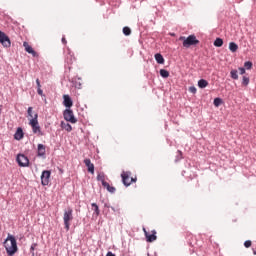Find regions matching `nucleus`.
I'll list each match as a JSON object with an SVG mask.
<instances>
[{
  "instance_id": "nucleus-1",
  "label": "nucleus",
  "mask_w": 256,
  "mask_h": 256,
  "mask_svg": "<svg viewBox=\"0 0 256 256\" xmlns=\"http://www.w3.org/2000/svg\"><path fill=\"white\" fill-rule=\"evenodd\" d=\"M3 246L6 249L8 256H13L15 253H17V251H19V247L17 246V239L11 234H8L3 243Z\"/></svg>"
},
{
  "instance_id": "nucleus-2",
  "label": "nucleus",
  "mask_w": 256,
  "mask_h": 256,
  "mask_svg": "<svg viewBox=\"0 0 256 256\" xmlns=\"http://www.w3.org/2000/svg\"><path fill=\"white\" fill-rule=\"evenodd\" d=\"M71 221H73V208L68 207L64 210L63 214V222L66 231H69V229H71Z\"/></svg>"
},
{
  "instance_id": "nucleus-3",
  "label": "nucleus",
  "mask_w": 256,
  "mask_h": 256,
  "mask_svg": "<svg viewBox=\"0 0 256 256\" xmlns=\"http://www.w3.org/2000/svg\"><path fill=\"white\" fill-rule=\"evenodd\" d=\"M179 41H183V47H185L186 49H189V47H191L192 45H199V40L195 35H190L187 38L181 36L179 38Z\"/></svg>"
},
{
  "instance_id": "nucleus-4",
  "label": "nucleus",
  "mask_w": 256,
  "mask_h": 256,
  "mask_svg": "<svg viewBox=\"0 0 256 256\" xmlns=\"http://www.w3.org/2000/svg\"><path fill=\"white\" fill-rule=\"evenodd\" d=\"M122 183L125 187H129L131 183H137V177H131V171H123L121 173Z\"/></svg>"
},
{
  "instance_id": "nucleus-5",
  "label": "nucleus",
  "mask_w": 256,
  "mask_h": 256,
  "mask_svg": "<svg viewBox=\"0 0 256 256\" xmlns=\"http://www.w3.org/2000/svg\"><path fill=\"white\" fill-rule=\"evenodd\" d=\"M39 115L37 113L34 114V118L30 119L29 125L32 127V131L35 134L43 135L41 132V126H39Z\"/></svg>"
},
{
  "instance_id": "nucleus-6",
  "label": "nucleus",
  "mask_w": 256,
  "mask_h": 256,
  "mask_svg": "<svg viewBox=\"0 0 256 256\" xmlns=\"http://www.w3.org/2000/svg\"><path fill=\"white\" fill-rule=\"evenodd\" d=\"M65 121H68L69 123H77V118H75V115L73 114V110L66 109L63 113Z\"/></svg>"
},
{
  "instance_id": "nucleus-7",
  "label": "nucleus",
  "mask_w": 256,
  "mask_h": 256,
  "mask_svg": "<svg viewBox=\"0 0 256 256\" xmlns=\"http://www.w3.org/2000/svg\"><path fill=\"white\" fill-rule=\"evenodd\" d=\"M49 179H51V171L44 170L41 174V183L44 186L49 185Z\"/></svg>"
},
{
  "instance_id": "nucleus-8",
  "label": "nucleus",
  "mask_w": 256,
  "mask_h": 256,
  "mask_svg": "<svg viewBox=\"0 0 256 256\" xmlns=\"http://www.w3.org/2000/svg\"><path fill=\"white\" fill-rule=\"evenodd\" d=\"M0 43L3 47H11V39H9V36L5 32L0 33Z\"/></svg>"
},
{
  "instance_id": "nucleus-9",
  "label": "nucleus",
  "mask_w": 256,
  "mask_h": 256,
  "mask_svg": "<svg viewBox=\"0 0 256 256\" xmlns=\"http://www.w3.org/2000/svg\"><path fill=\"white\" fill-rule=\"evenodd\" d=\"M17 163L20 167H27L29 165V158L23 154L17 156Z\"/></svg>"
},
{
  "instance_id": "nucleus-10",
  "label": "nucleus",
  "mask_w": 256,
  "mask_h": 256,
  "mask_svg": "<svg viewBox=\"0 0 256 256\" xmlns=\"http://www.w3.org/2000/svg\"><path fill=\"white\" fill-rule=\"evenodd\" d=\"M143 231L145 233V237L148 241V243H153V241H157V232L155 230L152 231V234H149L145 228H143Z\"/></svg>"
},
{
  "instance_id": "nucleus-11",
  "label": "nucleus",
  "mask_w": 256,
  "mask_h": 256,
  "mask_svg": "<svg viewBox=\"0 0 256 256\" xmlns=\"http://www.w3.org/2000/svg\"><path fill=\"white\" fill-rule=\"evenodd\" d=\"M23 47L25 48V52L29 53L30 55H32V57H39V54H37L35 52V50L33 49V47H31V45H29V43L24 42L23 43Z\"/></svg>"
},
{
  "instance_id": "nucleus-12",
  "label": "nucleus",
  "mask_w": 256,
  "mask_h": 256,
  "mask_svg": "<svg viewBox=\"0 0 256 256\" xmlns=\"http://www.w3.org/2000/svg\"><path fill=\"white\" fill-rule=\"evenodd\" d=\"M63 99L64 107H66L67 109H71V107H73V100L71 99V96L64 94Z\"/></svg>"
},
{
  "instance_id": "nucleus-13",
  "label": "nucleus",
  "mask_w": 256,
  "mask_h": 256,
  "mask_svg": "<svg viewBox=\"0 0 256 256\" xmlns=\"http://www.w3.org/2000/svg\"><path fill=\"white\" fill-rule=\"evenodd\" d=\"M84 165H86L88 169V173H91L92 175L95 173V165L91 163V159L87 158L84 160Z\"/></svg>"
},
{
  "instance_id": "nucleus-14",
  "label": "nucleus",
  "mask_w": 256,
  "mask_h": 256,
  "mask_svg": "<svg viewBox=\"0 0 256 256\" xmlns=\"http://www.w3.org/2000/svg\"><path fill=\"white\" fill-rule=\"evenodd\" d=\"M23 137H24L23 129L18 128L16 133L14 134V139H16V141H21V139H23Z\"/></svg>"
},
{
  "instance_id": "nucleus-15",
  "label": "nucleus",
  "mask_w": 256,
  "mask_h": 256,
  "mask_svg": "<svg viewBox=\"0 0 256 256\" xmlns=\"http://www.w3.org/2000/svg\"><path fill=\"white\" fill-rule=\"evenodd\" d=\"M46 147L43 144H38V157H45Z\"/></svg>"
},
{
  "instance_id": "nucleus-16",
  "label": "nucleus",
  "mask_w": 256,
  "mask_h": 256,
  "mask_svg": "<svg viewBox=\"0 0 256 256\" xmlns=\"http://www.w3.org/2000/svg\"><path fill=\"white\" fill-rule=\"evenodd\" d=\"M62 129H65L68 133H71L73 131V127L69 123L61 122Z\"/></svg>"
},
{
  "instance_id": "nucleus-17",
  "label": "nucleus",
  "mask_w": 256,
  "mask_h": 256,
  "mask_svg": "<svg viewBox=\"0 0 256 256\" xmlns=\"http://www.w3.org/2000/svg\"><path fill=\"white\" fill-rule=\"evenodd\" d=\"M239 49V46L237 45V43L235 42H230L229 43V50L232 52V53H237V50Z\"/></svg>"
},
{
  "instance_id": "nucleus-18",
  "label": "nucleus",
  "mask_w": 256,
  "mask_h": 256,
  "mask_svg": "<svg viewBox=\"0 0 256 256\" xmlns=\"http://www.w3.org/2000/svg\"><path fill=\"white\" fill-rule=\"evenodd\" d=\"M155 59L159 65H163V63H165V58H163V55L159 53L155 54Z\"/></svg>"
},
{
  "instance_id": "nucleus-19",
  "label": "nucleus",
  "mask_w": 256,
  "mask_h": 256,
  "mask_svg": "<svg viewBox=\"0 0 256 256\" xmlns=\"http://www.w3.org/2000/svg\"><path fill=\"white\" fill-rule=\"evenodd\" d=\"M106 177L105 173L101 172L97 175V181H100L102 185H105V183H107V181H105Z\"/></svg>"
},
{
  "instance_id": "nucleus-20",
  "label": "nucleus",
  "mask_w": 256,
  "mask_h": 256,
  "mask_svg": "<svg viewBox=\"0 0 256 256\" xmlns=\"http://www.w3.org/2000/svg\"><path fill=\"white\" fill-rule=\"evenodd\" d=\"M91 206L92 210L94 211V215H96V217H99L101 211L99 210V206L97 205V203H92Z\"/></svg>"
},
{
  "instance_id": "nucleus-21",
  "label": "nucleus",
  "mask_w": 256,
  "mask_h": 256,
  "mask_svg": "<svg viewBox=\"0 0 256 256\" xmlns=\"http://www.w3.org/2000/svg\"><path fill=\"white\" fill-rule=\"evenodd\" d=\"M209 85V82H207V80L205 79H200L198 81V87H200V89H205V87H207Z\"/></svg>"
},
{
  "instance_id": "nucleus-22",
  "label": "nucleus",
  "mask_w": 256,
  "mask_h": 256,
  "mask_svg": "<svg viewBox=\"0 0 256 256\" xmlns=\"http://www.w3.org/2000/svg\"><path fill=\"white\" fill-rule=\"evenodd\" d=\"M102 186H103L105 189H107V191H108L109 193H115V191H116L115 187L109 185L108 182L104 183V185H102Z\"/></svg>"
},
{
  "instance_id": "nucleus-23",
  "label": "nucleus",
  "mask_w": 256,
  "mask_h": 256,
  "mask_svg": "<svg viewBox=\"0 0 256 256\" xmlns=\"http://www.w3.org/2000/svg\"><path fill=\"white\" fill-rule=\"evenodd\" d=\"M73 61H75V57L69 53L66 57V63H68V65H73Z\"/></svg>"
},
{
  "instance_id": "nucleus-24",
  "label": "nucleus",
  "mask_w": 256,
  "mask_h": 256,
  "mask_svg": "<svg viewBox=\"0 0 256 256\" xmlns=\"http://www.w3.org/2000/svg\"><path fill=\"white\" fill-rule=\"evenodd\" d=\"M214 47H223V39L216 38V40L214 41Z\"/></svg>"
},
{
  "instance_id": "nucleus-25",
  "label": "nucleus",
  "mask_w": 256,
  "mask_h": 256,
  "mask_svg": "<svg viewBox=\"0 0 256 256\" xmlns=\"http://www.w3.org/2000/svg\"><path fill=\"white\" fill-rule=\"evenodd\" d=\"M160 75L161 77H163L164 79H167V77H169V71L165 70V69H161L160 70Z\"/></svg>"
},
{
  "instance_id": "nucleus-26",
  "label": "nucleus",
  "mask_w": 256,
  "mask_h": 256,
  "mask_svg": "<svg viewBox=\"0 0 256 256\" xmlns=\"http://www.w3.org/2000/svg\"><path fill=\"white\" fill-rule=\"evenodd\" d=\"M244 67H245V69H247V70L253 69V62H251V61L245 62V63H244Z\"/></svg>"
},
{
  "instance_id": "nucleus-27",
  "label": "nucleus",
  "mask_w": 256,
  "mask_h": 256,
  "mask_svg": "<svg viewBox=\"0 0 256 256\" xmlns=\"http://www.w3.org/2000/svg\"><path fill=\"white\" fill-rule=\"evenodd\" d=\"M230 75H231L232 79H235V80L239 79V75L237 74V70H232L230 72Z\"/></svg>"
},
{
  "instance_id": "nucleus-28",
  "label": "nucleus",
  "mask_w": 256,
  "mask_h": 256,
  "mask_svg": "<svg viewBox=\"0 0 256 256\" xmlns=\"http://www.w3.org/2000/svg\"><path fill=\"white\" fill-rule=\"evenodd\" d=\"M249 77L247 76H243L242 78V85H244V87H247V85H249Z\"/></svg>"
},
{
  "instance_id": "nucleus-29",
  "label": "nucleus",
  "mask_w": 256,
  "mask_h": 256,
  "mask_svg": "<svg viewBox=\"0 0 256 256\" xmlns=\"http://www.w3.org/2000/svg\"><path fill=\"white\" fill-rule=\"evenodd\" d=\"M123 33H124L126 36L131 35V28L125 26V27L123 28Z\"/></svg>"
},
{
  "instance_id": "nucleus-30",
  "label": "nucleus",
  "mask_w": 256,
  "mask_h": 256,
  "mask_svg": "<svg viewBox=\"0 0 256 256\" xmlns=\"http://www.w3.org/2000/svg\"><path fill=\"white\" fill-rule=\"evenodd\" d=\"M221 103H223V100L221 98H215L214 99L215 107H219V105H221Z\"/></svg>"
},
{
  "instance_id": "nucleus-31",
  "label": "nucleus",
  "mask_w": 256,
  "mask_h": 256,
  "mask_svg": "<svg viewBox=\"0 0 256 256\" xmlns=\"http://www.w3.org/2000/svg\"><path fill=\"white\" fill-rule=\"evenodd\" d=\"M28 115L30 119H35V114H33V107L28 108Z\"/></svg>"
},
{
  "instance_id": "nucleus-32",
  "label": "nucleus",
  "mask_w": 256,
  "mask_h": 256,
  "mask_svg": "<svg viewBox=\"0 0 256 256\" xmlns=\"http://www.w3.org/2000/svg\"><path fill=\"white\" fill-rule=\"evenodd\" d=\"M251 245H253V243L251 242V240H246L244 242V247H246V249H249V247H251Z\"/></svg>"
},
{
  "instance_id": "nucleus-33",
  "label": "nucleus",
  "mask_w": 256,
  "mask_h": 256,
  "mask_svg": "<svg viewBox=\"0 0 256 256\" xmlns=\"http://www.w3.org/2000/svg\"><path fill=\"white\" fill-rule=\"evenodd\" d=\"M189 92L195 94L197 93V88H195V86H191L189 87Z\"/></svg>"
},
{
  "instance_id": "nucleus-34",
  "label": "nucleus",
  "mask_w": 256,
  "mask_h": 256,
  "mask_svg": "<svg viewBox=\"0 0 256 256\" xmlns=\"http://www.w3.org/2000/svg\"><path fill=\"white\" fill-rule=\"evenodd\" d=\"M37 93L38 95H40L41 97H45V95L43 94V90L41 88H37Z\"/></svg>"
},
{
  "instance_id": "nucleus-35",
  "label": "nucleus",
  "mask_w": 256,
  "mask_h": 256,
  "mask_svg": "<svg viewBox=\"0 0 256 256\" xmlns=\"http://www.w3.org/2000/svg\"><path fill=\"white\" fill-rule=\"evenodd\" d=\"M37 89H41V81L39 79H36Z\"/></svg>"
},
{
  "instance_id": "nucleus-36",
  "label": "nucleus",
  "mask_w": 256,
  "mask_h": 256,
  "mask_svg": "<svg viewBox=\"0 0 256 256\" xmlns=\"http://www.w3.org/2000/svg\"><path fill=\"white\" fill-rule=\"evenodd\" d=\"M240 75H245V68H239Z\"/></svg>"
},
{
  "instance_id": "nucleus-37",
  "label": "nucleus",
  "mask_w": 256,
  "mask_h": 256,
  "mask_svg": "<svg viewBox=\"0 0 256 256\" xmlns=\"http://www.w3.org/2000/svg\"><path fill=\"white\" fill-rule=\"evenodd\" d=\"M62 43H63L64 45H67V40L65 39V37L62 38Z\"/></svg>"
},
{
  "instance_id": "nucleus-38",
  "label": "nucleus",
  "mask_w": 256,
  "mask_h": 256,
  "mask_svg": "<svg viewBox=\"0 0 256 256\" xmlns=\"http://www.w3.org/2000/svg\"><path fill=\"white\" fill-rule=\"evenodd\" d=\"M106 256H115V254H113V252H108Z\"/></svg>"
},
{
  "instance_id": "nucleus-39",
  "label": "nucleus",
  "mask_w": 256,
  "mask_h": 256,
  "mask_svg": "<svg viewBox=\"0 0 256 256\" xmlns=\"http://www.w3.org/2000/svg\"><path fill=\"white\" fill-rule=\"evenodd\" d=\"M253 255H256V251L255 250L253 251Z\"/></svg>"
},
{
  "instance_id": "nucleus-40",
  "label": "nucleus",
  "mask_w": 256,
  "mask_h": 256,
  "mask_svg": "<svg viewBox=\"0 0 256 256\" xmlns=\"http://www.w3.org/2000/svg\"><path fill=\"white\" fill-rule=\"evenodd\" d=\"M112 211H115V208H114V207H112Z\"/></svg>"
},
{
  "instance_id": "nucleus-41",
  "label": "nucleus",
  "mask_w": 256,
  "mask_h": 256,
  "mask_svg": "<svg viewBox=\"0 0 256 256\" xmlns=\"http://www.w3.org/2000/svg\"><path fill=\"white\" fill-rule=\"evenodd\" d=\"M0 33H3V32L0 31Z\"/></svg>"
}]
</instances>
